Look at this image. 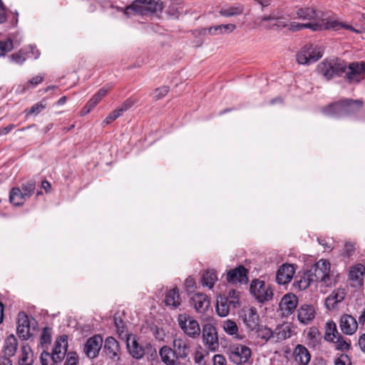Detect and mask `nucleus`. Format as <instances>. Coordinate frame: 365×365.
Returning a JSON list of instances; mask_svg holds the SVG:
<instances>
[{"label": "nucleus", "mask_w": 365, "mask_h": 365, "mask_svg": "<svg viewBox=\"0 0 365 365\" xmlns=\"http://www.w3.org/2000/svg\"><path fill=\"white\" fill-rule=\"evenodd\" d=\"M126 336V346L129 354L132 357L140 359L143 357L145 350L150 347V344H146L145 346L138 342L136 336L130 334H125Z\"/></svg>", "instance_id": "f8f14e48"}, {"label": "nucleus", "mask_w": 365, "mask_h": 365, "mask_svg": "<svg viewBox=\"0 0 365 365\" xmlns=\"http://www.w3.org/2000/svg\"><path fill=\"white\" fill-rule=\"evenodd\" d=\"M177 322L180 329L188 337L195 339L200 336V324L192 317L185 313L180 314Z\"/></svg>", "instance_id": "0eeeda50"}, {"label": "nucleus", "mask_w": 365, "mask_h": 365, "mask_svg": "<svg viewBox=\"0 0 365 365\" xmlns=\"http://www.w3.org/2000/svg\"><path fill=\"white\" fill-rule=\"evenodd\" d=\"M134 105V101L131 99H127L117 108L123 115L124 112L130 109Z\"/></svg>", "instance_id": "5fc2aeb1"}, {"label": "nucleus", "mask_w": 365, "mask_h": 365, "mask_svg": "<svg viewBox=\"0 0 365 365\" xmlns=\"http://www.w3.org/2000/svg\"><path fill=\"white\" fill-rule=\"evenodd\" d=\"M361 106L362 103L359 101L345 99L330 104L323 109V112L329 116L343 117L356 112Z\"/></svg>", "instance_id": "20e7f679"}, {"label": "nucleus", "mask_w": 365, "mask_h": 365, "mask_svg": "<svg viewBox=\"0 0 365 365\" xmlns=\"http://www.w3.org/2000/svg\"><path fill=\"white\" fill-rule=\"evenodd\" d=\"M195 36H218L222 35V31L220 29V25L210 26L209 28H202L200 29L195 30L193 33Z\"/></svg>", "instance_id": "a19ab883"}, {"label": "nucleus", "mask_w": 365, "mask_h": 365, "mask_svg": "<svg viewBox=\"0 0 365 365\" xmlns=\"http://www.w3.org/2000/svg\"><path fill=\"white\" fill-rule=\"evenodd\" d=\"M355 250L354 245L351 242H346L344 245V254L346 257H350L353 255Z\"/></svg>", "instance_id": "bf43d9fd"}, {"label": "nucleus", "mask_w": 365, "mask_h": 365, "mask_svg": "<svg viewBox=\"0 0 365 365\" xmlns=\"http://www.w3.org/2000/svg\"><path fill=\"white\" fill-rule=\"evenodd\" d=\"M294 332V327L290 323L279 325L274 330V337L276 341H283L290 338Z\"/></svg>", "instance_id": "393cba45"}, {"label": "nucleus", "mask_w": 365, "mask_h": 365, "mask_svg": "<svg viewBox=\"0 0 365 365\" xmlns=\"http://www.w3.org/2000/svg\"><path fill=\"white\" fill-rule=\"evenodd\" d=\"M334 365H351L350 359L346 354H341L334 362Z\"/></svg>", "instance_id": "13d9d810"}, {"label": "nucleus", "mask_w": 365, "mask_h": 365, "mask_svg": "<svg viewBox=\"0 0 365 365\" xmlns=\"http://www.w3.org/2000/svg\"><path fill=\"white\" fill-rule=\"evenodd\" d=\"M223 331L235 339H242V336L239 333V328L237 323L232 319H226L222 322Z\"/></svg>", "instance_id": "473e14b6"}, {"label": "nucleus", "mask_w": 365, "mask_h": 365, "mask_svg": "<svg viewBox=\"0 0 365 365\" xmlns=\"http://www.w3.org/2000/svg\"><path fill=\"white\" fill-rule=\"evenodd\" d=\"M234 301H229L225 299V296L219 297L216 304L217 314L221 317H227L231 309H235L237 307Z\"/></svg>", "instance_id": "5701e85b"}, {"label": "nucleus", "mask_w": 365, "mask_h": 365, "mask_svg": "<svg viewBox=\"0 0 365 365\" xmlns=\"http://www.w3.org/2000/svg\"><path fill=\"white\" fill-rule=\"evenodd\" d=\"M297 18L303 19V20H309V22H317L321 21L322 20L327 21H332L329 19H319L316 11L311 7H303L299 8L297 10L296 12Z\"/></svg>", "instance_id": "bb28decb"}, {"label": "nucleus", "mask_w": 365, "mask_h": 365, "mask_svg": "<svg viewBox=\"0 0 365 365\" xmlns=\"http://www.w3.org/2000/svg\"><path fill=\"white\" fill-rule=\"evenodd\" d=\"M37 325L36 321L24 312H20L18 314L16 332L18 336L23 340H27L32 336L31 329H35Z\"/></svg>", "instance_id": "6e6552de"}, {"label": "nucleus", "mask_w": 365, "mask_h": 365, "mask_svg": "<svg viewBox=\"0 0 365 365\" xmlns=\"http://www.w3.org/2000/svg\"><path fill=\"white\" fill-rule=\"evenodd\" d=\"M254 3L260 5L262 11H264L265 9L271 4V0H255Z\"/></svg>", "instance_id": "0e129e2a"}, {"label": "nucleus", "mask_w": 365, "mask_h": 365, "mask_svg": "<svg viewBox=\"0 0 365 365\" xmlns=\"http://www.w3.org/2000/svg\"><path fill=\"white\" fill-rule=\"evenodd\" d=\"M236 29V25L233 24H220V29L222 34H228Z\"/></svg>", "instance_id": "4d7b16f0"}, {"label": "nucleus", "mask_w": 365, "mask_h": 365, "mask_svg": "<svg viewBox=\"0 0 365 365\" xmlns=\"http://www.w3.org/2000/svg\"><path fill=\"white\" fill-rule=\"evenodd\" d=\"M67 341L68 336L66 335H62L56 340L51 353V365H56L63 359L67 351Z\"/></svg>", "instance_id": "4468645a"}, {"label": "nucleus", "mask_w": 365, "mask_h": 365, "mask_svg": "<svg viewBox=\"0 0 365 365\" xmlns=\"http://www.w3.org/2000/svg\"><path fill=\"white\" fill-rule=\"evenodd\" d=\"M10 58L12 61L22 64L25 61V57L20 53H14L10 56Z\"/></svg>", "instance_id": "052dcab7"}, {"label": "nucleus", "mask_w": 365, "mask_h": 365, "mask_svg": "<svg viewBox=\"0 0 365 365\" xmlns=\"http://www.w3.org/2000/svg\"><path fill=\"white\" fill-rule=\"evenodd\" d=\"M295 268L293 264H283L277 270L276 280L279 284H286L293 278Z\"/></svg>", "instance_id": "412c9836"}, {"label": "nucleus", "mask_w": 365, "mask_h": 365, "mask_svg": "<svg viewBox=\"0 0 365 365\" xmlns=\"http://www.w3.org/2000/svg\"><path fill=\"white\" fill-rule=\"evenodd\" d=\"M173 351L177 357L185 359L188 356L190 345L188 341L185 337H175L173 342Z\"/></svg>", "instance_id": "4be33fe9"}, {"label": "nucleus", "mask_w": 365, "mask_h": 365, "mask_svg": "<svg viewBox=\"0 0 365 365\" xmlns=\"http://www.w3.org/2000/svg\"><path fill=\"white\" fill-rule=\"evenodd\" d=\"M339 327L344 334L352 335L357 331L358 322L351 315L344 314L340 318Z\"/></svg>", "instance_id": "aec40b11"}, {"label": "nucleus", "mask_w": 365, "mask_h": 365, "mask_svg": "<svg viewBox=\"0 0 365 365\" xmlns=\"http://www.w3.org/2000/svg\"><path fill=\"white\" fill-rule=\"evenodd\" d=\"M340 334H339L336 325L333 321H329L326 323L324 339L328 341L334 342L339 341Z\"/></svg>", "instance_id": "c9c22d12"}, {"label": "nucleus", "mask_w": 365, "mask_h": 365, "mask_svg": "<svg viewBox=\"0 0 365 365\" xmlns=\"http://www.w3.org/2000/svg\"><path fill=\"white\" fill-rule=\"evenodd\" d=\"M217 280L216 272L213 269L207 270L202 275V286L207 287L209 289H212L215 282Z\"/></svg>", "instance_id": "ea45409f"}, {"label": "nucleus", "mask_w": 365, "mask_h": 365, "mask_svg": "<svg viewBox=\"0 0 365 365\" xmlns=\"http://www.w3.org/2000/svg\"><path fill=\"white\" fill-rule=\"evenodd\" d=\"M169 92V88L168 86H162L156 88L152 93L153 98L158 101L163 98Z\"/></svg>", "instance_id": "09e8293b"}, {"label": "nucleus", "mask_w": 365, "mask_h": 365, "mask_svg": "<svg viewBox=\"0 0 365 365\" xmlns=\"http://www.w3.org/2000/svg\"><path fill=\"white\" fill-rule=\"evenodd\" d=\"M247 270L243 266H239L230 270L227 274V280L230 283L245 282L247 280Z\"/></svg>", "instance_id": "a878e982"}, {"label": "nucleus", "mask_w": 365, "mask_h": 365, "mask_svg": "<svg viewBox=\"0 0 365 365\" xmlns=\"http://www.w3.org/2000/svg\"><path fill=\"white\" fill-rule=\"evenodd\" d=\"M225 299L229 301H234L235 302V304L237 307L240 305L239 292L234 289L229 292L228 295L225 297Z\"/></svg>", "instance_id": "864d4df0"}, {"label": "nucleus", "mask_w": 365, "mask_h": 365, "mask_svg": "<svg viewBox=\"0 0 365 365\" xmlns=\"http://www.w3.org/2000/svg\"><path fill=\"white\" fill-rule=\"evenodd\" d=\"M346 296L344 289H336L326 299V305L329 309H334L336 305L342 302Z\"/></svg>", "instance_id": "c756f323"}, {"label": "nucleus", "mask_w": 365, "mask_h": 365, "mask_svg": "<svg viewBox=\"0 0 365 365\" xmlns=\"http://www.w3.org/2000/svg\"><path fill=\"white\" fill-rule=\"evenodd\" d=\"M165 302L167 306L173 309H175L181 304V299L179 294V290L175 287L169 290L165 294Z\"/></svg>", "instance_id": "f704fd0d"}, {"label": "nucleus", "mask_w": 365, "mask_h": 365, "mask_svg": "<svg viewBox=\"0 0 365 365\" xmlns=\"http://www.w3.org/2000/svg\"><path fill=\"white\" fill-rule=\"evenodd\" d=\"M250 292L259 302L269 301L272 299L273 292L269 284L264 282L255 279L250 284Z\"/></svg>", "instance_id": "9d476101"}, {"label": "nucleus", "mask_w": 365, "mask_h": 365, "mask_svg": "<svg viewBox=\"0 0 365 365\" xmlns=\"http://www.w3.org/2000/svg\"><path fill=\"white\" fill-rule=\"evenodd\" d=\"M44 108L45 105L42 102H38L33 105L31 108L26 111V116L32 114L37 115Z\"/></svg>", "instance_id": "8fccbe9b"}, {"label": "nucleus", "mask_w": 365, "mask_h": 365, "mask_svg": "<svg viewBox=\"0 0 365 365\" xmlns=\"http://www.w3.org/2000/svg\"><path fill=\"white\" fill-rule=\"evenodd\" d=\"M255 27L263 26L267 29H287L288 20L279 16L274 11L268 15H264L257 17L254 21Z\"/></svg>", "instance_id": "423d86ee"}, {"label": "nucleus", "mask_w": 365, "mask_h": 365, "mask_svg": "<svg viewBox=\"0 0 365 365\" xmlns=\"http://www.w3.org/2000/svg\"><path fill=\"white\" fill-rule=\"evenodd\" d=\"M165 12L173 18H178L180 14L182 12V10L179 4L170 1L167 6Z\"/></svg>", "instance_id": "79ce46f5"}, {"label": "nucleus", "mask_w": 365, "mask_h": 365, "mask_svg": "<svg viewBox=\"0 0 365 365\" xmlns=\"http://www.w3.org/2000/svg\"><path fill=\"white\" fill-rule=\"evenodd\" d=\"M213 365H226V359L221 354H216L213 357Z\"/></svg>", "instance_id": "680f3d73"}, {"label": "nucleus", "mask_w": 365, "mask_h": 365, "mask_svg": "<svg viewBox=\"0 0 365 365\" xmlns=\"http://www.w3.org/2000/svg\"><path fill=\"white\" fill-rule=\"evenodd\" d=\"M185 285L188 290H192L195 289L196 284L194 279L189 277L185 280Z\"/></svg>", "instance_id": "69168bd1"}, {"label": "nucleus", "mask_w": 365, "mask_h": 365, "mask_svg": "<svg viewBox=\"0 0 365 365\" xmlns=\"http://www.w3.org/2000/svg\"><path fill=\"white\" fill-rule=\"evenodd\" d=\"M109 88H101L89 101L88 103L90 106L93 108L102 100V98L106 96Z\"/></svg>", "instance_id": "37998d69"}, {"label": "nucleus", "mask_w": 365, "mask_h": 365, "mask_svg": "<svg viewBox=\"0 0 365 365\" xmlns=\"http://www.w3.org/2000/svg\"><path fill=\"white\" fill-rule=\"evenodd\" d=\"M35 182L33 181H29L26 182V184H24L22 185V192L24 193V196L28 199L31 197V195L33 194L34 190H35Z\"/></svg>", "instance_id": "de8ad7c7"}, {"label": "nucleus", "mask_w": 365, "mask_h": 365, "mask_svg": "<svg viewBox=\"0 0 365 365\" xmlns=\"http://www.w3.org/2000/svg\"><path fill=\"white\" fill-rule=\"evenodd\" d=\"M34 362L33 353L30 346L24 343L21 346L20 354L19 356V365H32Z\"/></svg>", "instance_id": "2f4dec72"}, {"label": "nucleus", "mask_w": 365, "mask_h": 365, "mask_svg": "<svg viewBox=\"0 0 365 365\" xmlns=\"http://www.w3.org/2000/svg\"><path fill=\"white\" fill-rule=\"evenodd\" d=\"M257 333V336L264 339L265 341H267L272 338L274 339V331H272L271 329L267 328L266 327H258L257 329H255Z\"/></svg>", "instance_id": "c03bdc74"}, {"label": "nucleus", "mask_w": 365, "mask_h": 365, "mask_svg": "<svg viewBox=\"0 0 365 365\" xmlns=\"http://www.w3.org/2000/svg\"><path fill=\"white\" fill-rule=\"evenodd\" d=\"M295 361L299 365H307L310 361L311 355L307 349L303 345L298 344L294 350Z\"/></svg>", "instance_id": "c85d7f7f"}, {"label": "nucleus", "mask_w": 365, "mask_h": 365, "mask_svg": "<svg viewBox=\"0 0 365 365\" xmlns=\"http://www.w3.org/2000/svg\"><path fill=\"white\" fill-rule=\"evenodd\" d=\"M103 338L98 334L90 337L86 341L83 349L86 356L90 359L97 357L101 347L103 346Z\"/></svg>", "instance_id": "dca6fc26"}, {"label": "nucleus", "mask_w": 365, "mask_h": 365, "mask_svg": "<svg viewBox=\"0 0 365 365\" xmlns=\"http://www.w3.org/2000/svg\"><path fill=\"white\" fill-rule=\"evenodd\" d=\"M43 76H36L30 79L26 84L20 85L16 90L18 94H23L26 90L34 88L43 81Z\"/></svg>", "instance_id": "58836bf2"}, {"label": "nucleus", "mask_w": 365, "mask_h": 365, "mask_svg": "<svg viewBox=\"0 0 365 365\" xmlns=\"http://www.w3.org/2000/svg\"><path fill=\"white\" fill-rule=\"evenodd\" d=\"M51 341V331L48 327L43 328L41 335V344H47Z\"/></svg>", "instance_id": "603ef678"}, {"label": "nucleus", "mask_w": 365, "mask_h": 365, "mask_svg": "<svg viewBox=\"0 0 365 365\" xmlns=\"http://www.w3.org/2000/svg\"><path fill=\"white\" fill-rule=\"evenodd\" d=\"M134 105V101L131 99H127L117 108L123 115L124 112L130 109Z\"/></svg>", "instance_id": "6e6d98bb"}, {"label": "nucleus", "mask_w": 365, "mask_h": 365, "mask_svg": "<svg viewBox=\"0 0 365 365\" xmlns=\"http://www.w3.org/2000/svg\"><path fill=\"white\" fill-rule=\"evenodd\" d=\"M303 29H310L313 31H320L324 30H334L338 31L341 29H345L355 33H360V30L354 28L353 26L342 24L337 21H327L322 20L317 22H308L307 24H301L297 22H289L287 29L292 31H297Z\"/></svg>", "instance_id": "7ed1b4c3"}, {"label": "nucleus", "mask_w": 365, "mask_h": 365, "mask_svg": "<svg viewBox=\"0 0 365 365\" xmlns=\"http://www.w3.org/2000/svg\"><path fill=\"white\" fill-rule=\"evenodd\" d=\"M322 47H302L297 54V61L299 64L309 65L314 63L323 56Z\"/></svg>", "instance_id": "9b49d317"}, {"label": "nucleus", "mask_w": 365, "mask_h": 365, "mask_svg": "<svg viewBox=\"0 0 365 365\" xmlns=\"http://www.w3.org/2000/svg\"><path fill=\"white\" fill-rule=\"evenodd\" d=\"M242 319L245 325L250 330H255L258 328L259 317L255 307L245 309Z\"/></svg>", "instance_id": "a211bd4d"}, {"label": "nucleus", "mask_w": 365, "mask_h": 365, "mask_svg": "<svg viewBox=\"0 0 365 365\" xmlns=\"http://www.w3.org/2000/svg\"><path fill=\"white\" fill-rule=\"evenodd\" d=\"M365 274V267L361 264H358L352 267L349 271V279L356 282L358 284H361Z\"/></svg>", "instance_id": "e433bc0d"}, {"label": "nucleus", "mask_w": 365, "mask_h": 365, "mask_svg": "<svg viewBox=\"0 0 365 365\" xmlns=\"http://www.w3.org/2000/svg\"><path fill=\"white\" fill-rule=\"evenodd\" d=\"M298 304L297 297L293 294H287L279 302V309L284 316H288L292 314Z\"/></svg>", "instance_id": "6ab92c4d"}, {"label": "nucleus", "mask_w": 365, "mask_h": 365, "mask_svg": "<svg viewBox=\"0 0 365 365\" xmlns=\"http://www.w3.org/2000/svg\"><path fill=\"white\" fill-rule=\"evenodd\" d=\"M318 71L327 80L346 72V77L349 83H358L361 74H365V62H353L346 68L344 62L325 60L318 65Z\"/></svg>", "instance_id": "f257e3e1"}, {"label": "nucleus", "mask_w": 365, "mask_h": 365, "mask_svg": "<svg viewBox=\"0 0 365 365\" xmlns=\"http://www.w3.org/2000/svg\"><path fill=\"white\" fill-rule=\"evenodd\" d=\"M358 344L361 350L365 352V333L359 337Z\"/></svg>", "instance_id": "774afa93"}, {"label": "nucleus", "mask_w": 365, "mask_h": 365, "mask_svg": "<svg viewBox=\"0 0 365 365\" xmlns=\"http://www.w3.org/2000/svg\"><path fill=\"white\" fill-rule=\"evenodd\" d=\"M163 2L160 0H135L125 8V15L129 16L130 11L142 16H147L162 11Z\"/></svg>", "instance_id": "39448f33"}, {"label": "nucleus", "mask_w": 365, "mask_h": 365, "mask_svg": "<svg viewBox=\"0 0 365 365\" xmlns=\"http://www.w3.org/2000/svg\"><path fill=\"white\" fill-rule=\"evenodd\" d=\"M9 200L14 205L19 206L23 205L27 198L24 196L21 190L19 187H14L10 192Z\"/></svg>", "instance_id": "4c0bfd02"}, {"label": "nucleus", "mask_w": 365, "mask_h": 365, "mask_svg": "<svg viewBox=\"0 0 365 365\" xmlns=\"http://www.w3.org/2000/svg\"><path fill=\"white\" fill-rule=\"evenodd\" d=\"M202 340L204 346L210 351H216L219 349V339L215 327L206 323L202 325Z\"/></svg>", "instance_id": "1a4fd4ad"}, {"label": "nucleus", "mask_w": 365, "mask_h": 365, "mask_svg": "<svg viewBox=\"0 0 365 365\" xmlns=\"http://www.w3.org/2000/svg\"><path fill=\"white\" fill-rule=\"evenodd\" d=\"M245 6L242 4H235L230 6H224L221 7L219 13L224 17H232L240 16L243 14Z\"/></svg>", "instance_id": "cd10ccee"}, {"label": "nucleus", "mask_w": 365, "mask_h": 365, "mask_svg": "<svg viewBox=\"0 0 365 365\" xmlns=\"http://www.w3.org/2000/svg\"><path fill=\"white\" fill-rule=\"evenodd\" d=\"M317 241L324 248L331 249L332 247L333 242L330 239L327 240V239H323V238H318Z\"/></svg>", "instance_id": "e2e57ef3"}, {"label": "nucleus", "mask_w": 365, "mask_h": 365, "mask_svg": "<svg viewBox=\"0 0 365 365\" xmlns=\"http://www.w3.org/2000/svg\"><path fill=\"white\" fill-rule=\"evenodd\" d=\"M314 282H322L326 287L334 286L339 274L331 270V264L327 259H321L308 270Z\"/></svg>", "instance_id": "f03ea898"}, {"label": "nucleus", "mask_w": 365, "mask_h": 365, "mask_svg": "<svg viewBox=\"0 0 365 365\" xmlns=\"http://www.w3.org/2000/svg\"><path fill=\"white\" fill-rule=\"evenodd\" d=\"M204 359V354L202 351H197L195 353V356H194V361L195 364H200L202 363V360Z\"/></svg>", "instance_id": "338daca9"}, {"label": "nucleus", "mask_w": 365, "mask_h": 365, "mask_svg": "<svg viewBox=\"0 0 365 365\" xmlns=\"http://www.w3.org/2000/svg\"><path fill=\"white\" fill-rule=\"evenodd\" d=\"M314 282V280L312 279L309 272L307 271L301 277L300 279L297 281V285L300 289L304 290L309 287L311 283Z\"/></svg>", "instance_id": "a18cd8bd"}, {"label": "nucleus", "mask_w": 365, "mask_h": 365, "mask_svg": "<svg viewBox=\"0 0 365 365\" xmlns=\"http://www.w3.org/2000/svg\"><path fill=\"white\" fill-rule=\"evenodd\" d=\"M17 346H18V341H17L16 338L13 334H11L10 336H9L5 339L4 344V347H3V350H4V356L8 357L9 359H10V357L13 356L16 351Z\"/></svg>", "instance_id": "72a5a7b5"}, {"label": "nucleus", "mask_w": 365, "mask_h": 365, "mask_svg": "<svg viewBox=\"0 0 365 365\" xmlns=\"http://www.w3.org/2000/svg\"><path fill=\"white\" fill-rule=\"evenodd\" d=\"M103 352L110 359L113 361L119 360L120 348L118 341L112 336L107 337L103 346Z\"/></svg>", "instance_id": "2eb2a0df"}, {"label": "nucleus", "mask_w": 365, "mask_h": 365, "mask_svg": "<svg viewBox=\"0 0 365 365\" xmlns=\"http://www.w3.org/2000/svg\"><path fill=\"white\" fill-rule=\"evenodd\" d=\"M315 317V309L313 306L309 304H302L297 310V317L299 322L302 324H308Z\"/></svg>", "instance_id": "b1692460"}, {"label": "nucleus", "mask_w": 365, "mask_h": 365, "mask_svg": "<svg viewBox=\"0 0 365 365\" xmlns=\"http://www.w3.org/2000/svg\"><path fill=\"white\" fill-rule=\"evenodd\" d=\"M114 324L119 336H125V326L120 317L114 316Z\"/></svg>", "instance_id": "49530a36"}, {"label": "nucleus", "mask_w": 365, "mask_h": 365, "mask_svg": "<svg viewBox=\"0 0 365 365\" xmlns=\"http://www.w3.org/2000/svg\"><path fill=\"white\" fill-rule=\"evenodd\" d=\"M159 354L162 361L166 365H176V360L178 357L170 347L163 346L159 351Z\"/></svg>", "instance_id": "7c9ffc66"}, {"label": "nucleus", "mask_w": 365, "mask_h": 365, "mask_svg": "<svg viewBox=\"0 0 365 365\" xmlns=\"http://www.w3.org/2000/svg\"><path fill=\"white\" fill-rule=\"evenodd\" d=\"M121 115L122 114L120 113V112L118 110V108H116L105 118L103 122L106 124H109Z\"/></svg>", "instance_id": "3c124183"}, {"label": "nucleus", "mask_w": 365, "mask_h": 365, "mask_svg": "<svg viewBox=\"0 0 365 365\" xmlns=\"http://www.w3.org/2000/svg\"><path fill=\"white\" fill-rule=\"evenodd\" d=\"M251 356V350L245 345L237 344L230 349V359L234 363H246Z\"/></svg>", "instance_id": "ddd939ff"}, {"label": "nucleus", "mask_w": 365, "mask_h": 365, "mask_svg": "<svg viewBox=\"0 0 365 365\" xmlns=\"http://www.w3.org/2000/svg\"><path fill=\"white\" fill-rule=\"evenodd\" d=\"M191 304L199 314L205 313L210 307V302L205 294L195 293L191 297Z\"/></svg>", "instance_id": "f3484780"}]
</instances>
